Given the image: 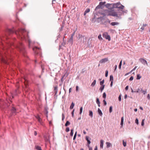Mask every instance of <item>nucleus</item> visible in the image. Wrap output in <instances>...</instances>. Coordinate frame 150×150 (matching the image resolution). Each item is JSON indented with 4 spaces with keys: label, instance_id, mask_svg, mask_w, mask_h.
Masks as SVG:
<instances>
[{
    "label": "nucleus",
    "instance_id": "64",
    "mask_svg": "<svg viewBox=\"0 0 150 150\" xmlns=\"http://www.w3.org/2000/svg\"><path fill=\"white\" fill-rule=\"evenodd\" d=\"M94 150H98V148H97V146H96L95 147V149H94Z\"/></svg>",
    "mask_w": 150,
    "mask_h": 150
},
{
    "label": "nucleus",
    "instance_id": "51",
    "mask_svg": "<svg viewBox=\"0 0 150 150\" xmlns=\"http://www.w3.org/2000/svg\"><path fill=\"white\" fill-rule=\"evenodd\" d=\"M74 109L73 110V111L71 112V115H72V117H73L74 116Z\"/></svg>",
    "mask_w": 150,
    "mask_h": 150
},
{
    "label": "nucleus",
    "instance_id": "33",
    "mask_svg": "<svg viewBox=\"0 0 150 150\" xmlns=\"http://www.w3.org/2000/svg\"><path fill=\"white\" fill-rule=\"evenodd\" d=\"M112 106H111L109 108V112L111 113L112 112Z\"/></svg>",
    "mask_w": 150,
    "mask_h": 150
},
{
    "label": "nucleus",
    "instance_id": "49",
    "mask_svg": "<svg viewBox=\"0 0 150 150\" xmlns=\"http://www.w3.org/2000/svg\"><path fill=\"white\" fill-rule=\"evenodd\" d=\"M140 90V89L139 88H138L137 89V91H134V92H136L137 93H138L139 92V91Z\"/></svg>",
    "mask_w": 150,
    "mask_h": 150
},
{
    "label": "nucleus",
    "instance_id": "35",
    "mask_svg": "<svg viewBox=\"0 0 150 150\" xmlns=\"http://www.w3.org/2000/svg\"><path fill=\"white\" fill-rule=\"evenodd\" d=\"M122 142H123V146L124 147L126 146V142H125L124 140H123Z\"/></svg>",
    "mask_w": 150,
    "mask_h": 150
},
{
    "label": "nucleus",
    "instance_id": "46",
    "mask_svg": "<svg viewBox=\"0 0 150 150\" xmlns=\"http://www.w3.org/2000/svg\"><path fill=\"white\" fill-rule=\"evenodd\" d=\"M121 13V12H120ZM127 13V10H124V11H122V12H121L122 13H121V14H122V13Z\"/></svg>",
    "mask_w": 150,
    "mask_h": 150
},
{
    "label": "nucleus",
    "instance_id": "8",
    "mask_svg": "<svg viewBox=\"0 0 150 150\" xmlns=\"http://www.w3.org/2000/svg\"><path fill=\"white\" fill-rule=\"evenodd\" d=\"M139 60L143 64L145 65L146 64L147 65H148V63L144 59L141 58L139 59Z\"/></svg>",
    "mask_w": 150,
    "mask_h": 150
},
{
    "label": "nucleus",
    "instance_id": "62",
    "mask_svg": "<svg viewBox=\"0 0 150 150\" xmlns=\"http://www.w3.org/2000/svg\"><path fill=\"white\" fill-rule=\"evenodd\" d=\"M71 89H72L71 88H69V93H70L71 92Z\"/></svg>",
    "mask_w": 150,
    "mask_h": 150
},
{
    "label": "nucleus",
    "instance_id": "3",
    "mask_svg": "<svg viewBox=\"0 0 150 150\" xmlns=\"http://www.w3.org/2000/svg\"><path fill=\"white\" fill-rule=\"evenodd\" d=\"M122 13L120 12H115L114 11H111L109 12L108 15L120 18L121 16Z\"/></svg>",
    "mask_w": 150,
    "mask_h": 150
},
{
    "label": "nucleus",
    "instance_id": "29",
    "mask_svg": "<svg viewBox=\"0 0 150 150\" xmlns=\"http://www.w3.org/2000/svg\"><path fill=\"white\" fill-rule=\"evenodd\" d=\"M70 124V122L69 121H67L66 124H65V126H67L69 125Z\"/></svg>",
    "mask_w": 150,
    "mask_h": 150
},
{
    "label": "nucleus",
    "instance_id": "50",
    "mask_svg": "<svg viewBox=\"0 0 150 150\" xmlns=\"http://www.w3.org/2000/svg\"><path fill=\"white\" fill-rule=\"evenodd\" d=\"M79 90V87L78 86H76V91H78Z\"/></svg>",
    "mask_w": 150,
    "mask_h": 150
},
{
    "label": "nucleus",
    "instance_id": "61",
    "mask_svg": "<svg viewBox=\"0 0 150 150\" xmlns=\"http://www.w3.org/2000/svg\"><path fill=\"white\" fill-rule=\"evenodd\" d=\"M34 134L35 135H36L37 134V133L36 131H35L34 132Z\"/></svg>",
    "mask_w": 150,
    "mask_h": 150
},
{
    "label": "nucleus",
    "instance_id": "54",
    "mask_svg": "<svg viewBox=\"0 0 150 150\" xmlns=\"http://www.w3.org/2000/svg\"><path fill=\"white\" fill-rule=\"evenodd\" d=\"M128 86H127L125 88V89L127 91L128 90Z\"/></svg>",
    "mask_w": 150,
    "mask_h": 150
},
{
    "label": "nucleus",
    "instance_id": "25",
    "mask_svg": "<svg viewBox=\"0 0 150 150\" xmlns=\"http://www.w3.org/2000/svg\"><path fill=\"white\" fill-rule=\"evenodd\" d=\"M141 76L139 74H138L137 76L136 79L137 80L140 79L141 78Z\"/></svg>",
    "mask_w": 150,
    "mask_h": 150
},
{
    "label": "nucleus",
    "instance_id": "12",
    "mask_svg": "<svg viewBox=\"0 0 150 150\" xmlns=\"http://www.w3.org/2000/svg\"><path fill=\"white\" fill-rule=\"evenodd\" d=\"M106 147L107 148H108L112 146L110 142H107L106 143Z\"/></svg>",
    "mask_w": 150,
    "mask_h": 150
},
{
    "label": "nucleus",
    "instance_id": "2",
    "mask_svg": "<svg viewBox=\"0 0 150 150\" xmlns=\"http://www.w3.org/2000/svg\"><path fill=\"white\" fill-rule=\"evenodd\" d=\"M8 32L10 33H15L18 36L21 40H27L28 41L29 45L30 46L31 42L29 39L28 37V33L24 29H18L17 31L15 32L12 29H9Z\"/></svg>",
    "mask_w": 150,
    "mask_h": 150
},
{
    "label": "nucleus",
    "instance_id": "40",
    "mask_svg": "<svg viewBox=\"0 0 150 150\" xmlns=\"http://www.w3.org/2000/svg\"><path fill=\"white\" fill-rule=\"evenodd\" d=\"M76 134H77V132H75V133L74 135V138H73V140H75L76 138Z\"/></svg>",
    "mask_w": 150,
    "mask_h": 150
},
{
    "label": "nucleus",
    "instance_id": "44",
    "mask_svg": "<svg viewBox=\"0 0 150 150\" xmlns=\"http://www.w3.org/2000/svg\"><path fill=\"white\" fill-rule=\"evenodd\" d=\"M103 103H104V105H106V104H107V103H106V101L105 100H103Z\"/></svg>",
    "mask_w": 150,
    "mask_h": 150
},
{
    "label": "nucleus",
    "instance_id": "42",
    "mask_svg": "<svg viewBox=\"0 0 150 150\" xmlns=\"http://www.w3.org/2000/svg\"><path fill=\"white\" fill-rule=\"evenodd\" d=\"M87 142L88 143V145H87V146L88 147H89V144L91 143V142L89 140H88V141H87Z\"/></svg>",
    "mask_w": 150,
    "mask_h": 150
},
{
    "label": "nucleus",
    "instance_id": "59",
    "mask_svg": "<svg viewBox=\"0 0 150 150\" xmlns=\"http://www.w3.org/2000/svg\"><path fill=\"white\" fill-rule=\"evenodd\" d=\"M113 84V81H112L111 82V83L110 84V87H112Z\"/></svg>",
    "mask_w": 150,
    "mask_h": 150
},
{
    "label": "nucleus",
    "instance_id": "36",
    "mask_svg": "<svg viewBox=\"0 0 150 150\" xmlns=\"http://www.w3.org/2000/svg\"><path fill=\"white\" fill-rule=\"evenodd\" d=\"M104 80H103L102 81H100V85H103V84L104 83Z\"/></svg>",
    "mask_w": 150,
    "mask_h": 150
},
{
    "label": "nucleus",
    "instance_id": "28",
    "mask_svg": "<svg viewBox=\"0 0 150 150\" xmlns=\"http://www.w3.org/2000/svg\"><path fill=\"white\" fill-rule=\"evenodd\" d=\"M93 112L91 111H89V115L92 117H93Z\"/></svg>",
    "mask_w": 150,
    "mask_h": 150
},
{
    "label": "nucleus",
    "instance_id": "13",
    "mask_svg": "<svg viewBox=\"0 0 150 150\" xmlns=\"http://www.w3.org/2000/svg\"><path fill=\"white\" fill-rule=\"evenodd\" d=\"M119 24V23L117 22H113L110 23V24L112 26L117 25H118Z\"/></svg>",
    "mask_w": 150,
    "mask_h": 150
},
{
    "label": "nucleus",
    "instance_id": "31",
    "mask_svg": "<svg viewBox=\"0 0 150 150\" xmlns=\"http://www.w3.org/2000/svg\"><path fill=\"white\" fill-rule=\"evenodd\" d=\"M122 60H121L120 61V63L119 66V68L120 69L121 68V66L122 64Z\"/></svg>",
    "mask_w": 150,
    "mask_h": 150
},
{
    "label": "nucleus",
    "instance_id": "53",
    "mask_svg": "<svg viewBox=\"0 0 150 150\" xmlns=\"http://www.w3.org/2000/svg\"><path fill=\"white\" fill-rule=\"evenodd\" d=\"M86 140L87 141H88V140H89V137L88 136H86Z\"/></svg>",
    "mask_w": 150,
    "mask_h": 150
},
{
    "label": "nucleus",
    "instance_id": "63",
    "mask_svg": "<svg viewBox=\"0 0 150 150\" xmlns=\"http://www.w3.org/2000/svg\"><path fill=\"white\" fill-rule=\"evenodd\" d=\"M64 115L62 114V120H63L64 119Z\"/></svg>",
    "mask_w": 150,
    "mask_h": 150
},
{
    "label": "nucleus",
    "instance_id": "1",
    "mask_svg": "<svg viewBox=\"0 0 150 150\" xmlns=\"http://www.w3.org/2000/svg\"><path fill=\"white\" fill-rule=\"evenodd\" d=\"M6 46L5 47L2 42L0 41V57L2 62L6 64H8L11 60L10 52H11V49L14 47L13 44L7 40L5 42Z\"/></svg>",
    "mask_w": 150,
    "mask_h": 150
},
{
    "label": "nucleus",
    "instance_id": "43",
    "mask_svg": "<svg viewBox=\"0 0 150 150\" xmlns=\"http://www.w3.org/2000/svg\"><path fill=\"white\" fill-rule=\"evenodd\" d=\"M66 132H68L69 131V128L68 127L66 128Z\"/></svg>",
    "mask_w": 150,
    "mask_h": 150
},
{
    "label": "nucleus",
    "instance_id": "16",
    "mask_svg": "<svg viewBox=\"0 0 150 150\" xmlns=\"http://www.w3.org/2000/svg\"><path fill=\"white\" fill-rule=\"evenodd\" d=\"M98 114L100 115V116H102L103 113L100 108H98Z\"/></svg>",
    "mask_w": 150,
    "mask_h": 150
},
{
    "label": "nucleus",
    "instance_id": "41",
    "mask_svg": "<svg viewBox=\"0 0 150 150\" xmlns=\"http://www.w3.org/2000/svg\"><path fill=\"white\" fill-rule=\"evenodd\" d=\"M108 71L107 70H106L105 71V76L107 77L108 76Z\"/></svg>",
    "mask_w": 150,
    "mask_h": 150
},
{
    "label": "nucleus",
    "instance_id": "48",
    "mask_svg": "<svg viewBox=\"0 0 150 150\" xmlns=\"http://www.w3.org/2000/svg\"><path fill=\"white\" fill-rule=\"evenodd\" d=\"M24 80H25V81L24 82V83L25 84L26 83H27L28 81L27 79H25V78H24Z\"/></svg>",
    "mask_w": 150,
    "mask_h": 150
},
{
    "label": "nucleus",
    "instance_id": "56",
    "mask_svg": "<svg viewBox=\"0 0 150 150\" xmlns=\"http://www.w3.org/2000/svg\"><path fill=\"white\" fill-rule=\"evenodd\" d=\"M131 72H129V73H126V74H125V76H127V75H128L129 74H130V73H131Z\"/></svg>",
    "mask_w": 150,
    "mask_h": 150
},
{
    "label": "nucleus",
    "instance_id": "32",
    "mask_svg": "<svg viewBox=\"0 0 150 150\" xmlns=\"http://www.w3.org/2000/svg\"><path fill=\"white\" fill-rule=\"evenodd\" d=\"M73 129H72L71 130V132L70 133V135L71 136H72L73 134Z\"/></svg>",
    "mask_w": 150,
    "mask_h": 150
},
{
    "label": "nucleus",
    "instance_id": "21",
    "mask_svg": "<svg viewBox=\"0 0 150 150\" xmlns=\"http://www.w3.org/2000/svg\"><path fill=\"white\" fill-rule=\"evenodd\" d=\"M16 112V109L13 107L12 108V112L13 113H15Z\"/></svg>",
    "mask_w": 150,
    "mask_h": 150
},
{
    "label": "nucleus",
    "instance_id": "24",
    "mask_svg": "<svg viewBox=\"0 0 150 150\" xmlns=\"http://www.w3.org/2000/svg\"><path fill=\"white\" fill-rule=\"evenodd\" d=\"M96 80H94L93 83H92L91 86H94L95 85L96 83Z\"/></svg>",
    "mask_w": 150,
    "mask_h": 150
},
{
    "label": "nucleus",
    "instance_id": "55",
    "mask_svg": "<svg viewBox=\"0 0 150 150\" xmlns=\"http://www.w3.org/2000/svg\"><path fill=\"white\" fill-rule=\"evenodd\" d=\"M146 24H143L142 26L145 27L146 26H147Z\"/></svg>",
    "mask_w": 150,
    "mask_h": 150
},
{
    "label": "nucleus",
    "instance_id": "60",
    "mask_svg": "<svg viewBox=\"0 0 150 150\" xmlns=\"http://www.w3.org/2000/svg\"><path fill=\"white\" fill-rule=\"evenodd\" d=\"M141 29L142 30H144V27L143 26H142L141 28Z\"/></svg>",
    "mask_w": 150,
    "mask_h": 150
},
{
    "label": "nucleus",
    "instance_id": "30",
    "mask_svg": "<svg viewBox=\"0 0 150 150\" xmlns=\"http://www.w3.org/2000/svg\"><path fill=\"white\" fill-rule=\"evenodd\" d=\"M82 110H83V107H81L80 109V112H79V114L81 115L82 112Z\"/></svg>",
    "mask_w": 150,
    "mask_h": 150
},
{
    "label": "nucleus",
    "instance_id": "15",
    "mask_svg": "<svg viewBox=\"0 0 150 150\" xmlns=\"http://www.w3.org/2000/svg\"><path fill=\"white\" fill-rule=\"evenodd\" d=\"M20 46H18L17 47L20 50V51H22V49L23 48V44L22 43L20 44Z\"/></svg>",
    "mask_w": 150,
    "mask_h": 150
},
{
    "label": "nucleus",
    "instance_id": "39",
    "mask_svg": "<svg viewBox=\"0 0 150 150\" xmlns=\"http://www.w3.org/2000/svg\"><path fill=\"white\" fill-rule=\"evenodd\" d=\"M135 122L137 125H138L139 124V122L138 119L136 118V119L135 120Z\"/></svg>",
    "mask_w": 150,
    "mask_h": 150
},
{
    "label": "nucleus",
    "instance_id": "5",
    "mask_svg": "<svg viewBox=\"0 0 150 150\" xmlns=\"http://www.w3.org/2000/svg\"><path fill=\"white\" fill-rule=\"evenodd\" d=\"M103 38H105L106 39H108L109 41L110 40V36L108 35V33L105 32L103 33L102 35Z\"/></svg>",
    "mask_w": 150,
    "mask_h": 150
},
{
    "label": "nucleus",
    "instance_id": "17",
    "mask_svg": "<svg viewBox=\"0 0 150 150\" xmlns=\"http://www.w3.org/2000/svg\"><path fill=\"white\" fill-rule=\"evenodd\" d=\"M35 149L37 150H42L41 149V147L38 145H36L35 146Z\"/></svg>",
    "mask_w": 150,
    "mask_h": 150
},
{
    "label": "nucleus",
    "instance_id": "57",
    "mask_svg": "<svg viewBox=\"0 0 150 150\" xmlns=\"http://www.w3.org/2000/svg\"><path fill=\"white\" fill-rule=\"evenodd\" d=\"M107 22H108V23H110V21L109 19H108L107 21Z\"/></svg>",
    "mask_w": 150,
    "mask_h": 150
},
{
    "label": "nucleus",
    "instance_id": "37",
    "mask_svg": "<svg viewBox=\"0 0 150 150\" xmlns=\"http://www.w3.org/2000/svg\"><path fill=\"white\" fill-rule=\"evenodd\" d=\"M106 96V94L105 93H104L103 95V98H105Z\"/></svg>",
    "mask_w": 150,
    "mask_h": 150
},
{
    "label": "nucleus",
    "instance_id": "19",
    "mask_svg": "<svg viewBox=\"0 0 150 150\" xmlns=\"http://www.w3.org/2000/svg\"><path fill=\"white\" fill-rule=\"evenodd\" d=\"M123 121H124V117H122L121 118V122L120 123V125H121V127L122 128L123 125Z\"/></svg>",
    "mask_w": 150,
    "mask_h": 150
},
{
    "label": "nucleus",
    "instance_id": "58",
    "mask_svg": "<svg viewBox=\"0 0 150 150\" xmlns=\"http://www.w3.org/2000/svg\"><path fill=\"white\" fill-rule=\"evenodd\" d=\"M147 98L149 99H150V96H149V94H148L147 96Z\"/></svg>",
    "mask_w": 150,
    "mask_h": 150
},
{
    "label": "nucleus",
    "instance_id": "20",
    "mask_svg": "<svg viewBox=\"0 0 150 150\" xmlns=\"http://www.w3.org/2000/svg\"><path fill=\"white\" fill-rule=\"evenodd\" d=\"M105 86L104 85H101V86L100 87L99 90L101 91V92H102L103 89L104 88Z\"/></svg>",
    "mask_w": 150,
    "mask_h": 150
},
{
    "label": "nucleus",
    "instance_id": "34",
    "mask_svg": "<svg viewBox=\"0 0 150 150\" xmlns=\"http://www.w3.org/2000/svg\"><path fill=\"white\" fill-rule=\"evenodd\" d=\"M96 103L98 104H100V102L99 101V99L98 98H96Z\"/></svg>",
    "mask_w": 150,
    "mask_h": 150
},
{
    "label": "nucleus",
    "instance_id": "27",
    "mask_svg": "<svg viewBox=\"0 0 150 150\" xmlns=\"http://www.w3.org/2000/svg\"><path fill=\"white\" fill-rule=\"evenodd\" d=\"M113 76L112 75H110V81H111V82L112 81H113Z\"/></svg>",
    "mask_w": 150,
    "mask_h": 150
},
{
    "label": "nucleus",
    "instance_id": "7",
    "mask_svg": "<svg viewBox=\"0 0 150 150\" xmlns=\"http://www.w3.org/2000/svg\"><path fill=\"white\" fill-rule=\"evenodd\" d=\"M114 4H107L105 5L106 7L108 8V9H111L114 8Z\"/></svg>",
    "mask_w": 150,
    "mask_h": 150
},
{
    "label": "nucleus",
    "instance_id": "38",
    "mask_svg": "<svg viewBox=\"0 0 150 150\" xmlns=\"http://www.w3.org/2000/svg\"><path fill=\"white\" fill-rule=\"evenodd\" d=\"M144 119H143L142 120V123H141V125L142 126H144Z\"/></svg>",
    "mask_w": 150,
    "mask_h": 150
},
{
    "label": "nucleus",
    "instance_id": "18",
    "mask_svg": "<svg viewBox=\"0 0 150 150\" xmlns=\"http://www.w3.org/2000/svg\"><path fill=\"white\" fill-rule=\"evenodd\" d=\"M90 9L89 8H87L86 9L84 13V15L85 16L87 13L89 12Z\"/></svg>",
    "mask_w": 150,
    "mask_h": 150
},
{
    "label": "nucleus",
    "instance_id": "14",
    "mask_svg": "<svg viewBox=\"0 0 150 150\" xmlns=\"http://www.w3.org/2000/svg\"><path fill=\"white\" fill-rule=\"evenodd\" d=\"M104 141L103 140H101L100 141V146L101 148L103 149V148Z\"/></svg>",
    "mask_w": 150,
    "mask_h": 150
},
{
    "label": "nucleus",
    "instance_id": "6",
    "mask_svg": "<svg viewBox=\"0 0 150 150\" xmlns=\"http://www.w3.org/2000/svg\"><path fill=\"white\" fill-rule=\"evenodd\" d=\"M33 51L36 54H38L40 52V48L35 47L33 48Z\"/></svg>",
    "mask_w": 150,
    "mask_h": 150
},
{
    "label": "nucleus",
    "instance_id": "4",
    "mask_svg": "<svg viewBox=\"0 0 150 150\" xmlns=\"http://www.w3.org/2000/svg\"><path fill=\"white\" fill-rule=\"evenodd\" d=\"M113 6L114 8H119L121 9H124L125 7L124 6L120 4V2L114 4Z\"/></svg>",
    "mask_w": 150,
    "mask_h": 150
},
{
    "label": "nucleus",
    "instance_id": "10",
    "mask_svg": "<svg viewBox=\"0 0 150 150\" xmlns=\"http://www.w3.org/2000/svg\"><path fill=\"white\" fill-rule=\"evenodd\" d=\"M105 2H100L99 3V5L96 7V9H98V8H99L101 6L105 5Z\"/></svg>",
    "mask_w": 150,
    "mask_h": 150
},
{
    "label": "nucleus",
    "instance_id": "9",
    "mask_svg": "<svg viewBox=\"0 0 150 150\" xmlns=\"http://www.w3.org/2000/svg\"><path fill=\"white\" fill-rule=\"evenodd\" d=\"M108 61V58H105L103 59H102L100 60L99 62L100 63L102 64L103 63H104L105 62H107Z\"/></svg>",
    "mask_w": 150,
    "mask_h": 150
},
{
    "label": "nucleus",
    "instance_id": "47",
    "mask_svg": "<svg viewBox=\"0 0 150 150\" xmlns=\"http://www.w3.org/2000/svg\"><path fill=\"white\" fill-rule=\"evenodd\" d=\"M134 78L132 76H131L129 78V80L130 81H132L133 79Z\"/></svg>",
    "mask_w": 150,
    "mask_h": 150
},
{
    "label": "nucleus",
    "instance_id": "23",
    "mask_svg": "<svg viewBox=\"0 0 150 150\" xmlns=\"http://www.w3.org/2000/svg\"><path fill=\"white\" fill-rule=\"evenodd\" d=\"M141 91L144 94H145L146 93V89H145V90H144L142 89H141Z\"/></svg>",
    "mask_w": 150,
    "mask_h": 150
},
{
    "label": "nucleus",
    "instance_id": "11",
    "mask_svg": "<svg viewBox=\"0 0 150 150\" xmlns=\"http://www.w3.org/2000/svg\"><path fill=\"white\" fill-rule=\"evenodd\" d=\"M35 117L38 119V122L41 124H42V120L38 115H37L35 116Z\"/></svg>",
    "mask_w": 150,
    "mask_h": 150
},
{
    "label": "nucleus",
    "instance_id": "26",
    "mask_svg": "<svg viewBox=\"0 0 150 150\" xmlns=\"http://www.w3.org/2000/svg\"><path fill=\"white\" fill-rule=\"evenodd\" d=\"M98 39L100 40H103V38L101 37V35L100 34L98 36Z\"/></svg>",
    "mask_w": 150,
    "mask_h": 150
},
{
    "label": "nucleus",
    "instance_id": "52",
    "mask_svg": "<svg viewBox=\"0 0 150 150\" xmlns=\"http://www.w3.org/2000/svg\"><path fill=\"white\" fill-rule=\"evenodd\" d=\"M137 68V67H135L134 68L130 71V72H132V71L134 70L136 68Z\"/></svg>",
    "mask_w": 150,
    "mask_h": 150
},
{
    "label": "nucleus",
    "instance_id": "45",
    "mask_svg": "<svg viewBox=\"0 0 150 150\" xmlns=\"http://www.w3.org/2000/svg\"><path fill=\"white\" fill-rule=\"evenodd\" d=\"M121 95H120L119 96V97H118V100H119V101H121Z\"/></svg>",
    "mask_w": 150,
    "mask_h": 150
},
{
    "label": "nucleus",
    "instance_id": "22",
    "mask_svg": "<svg viewBox=\"0 0 150 150\" xmlns=\"http://www.w3.org/2000/svg\"><path fill=\"white\" fill-rule=\"evenodd\" d=\"M74 106V103H73V102H72L71 103V104L70 106V109H72L73 108Z\"/></svg>",
    "mask_w": 150,
    "mask_h": 150
}]
</instances>
